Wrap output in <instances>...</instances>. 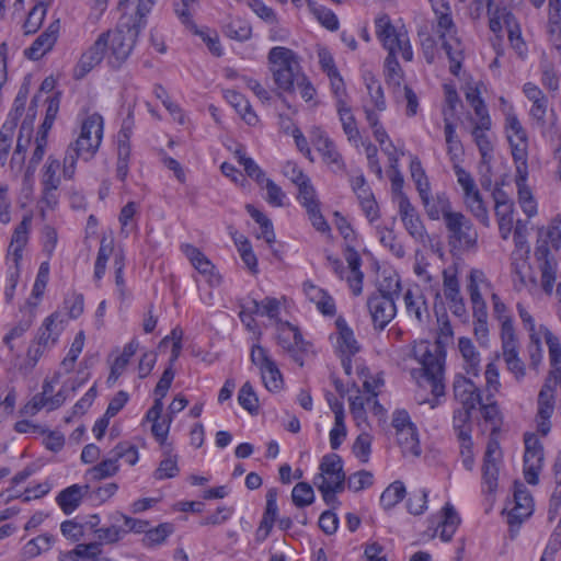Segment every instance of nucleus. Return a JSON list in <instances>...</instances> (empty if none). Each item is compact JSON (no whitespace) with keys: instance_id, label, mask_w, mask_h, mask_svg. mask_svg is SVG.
<instances>
[{"instance_id":"26","label":"nucleus","mask_w":561,"mask_h":561,"mask_svg":"<svg viewBox=\"0 0 561 561\" xmlns=\"http://www.w3.org/2000/svg\"><path fill=\"white\" fill-rule=\"evenodd\" d=\"M405 310L409 317L423 323L430 318L425 296L419 288H409L403 295Z\"/></svg>"},{"instance_id":"64","label":"nucleus","mask_w":561,"mask_h":561,"mask_svg":"<svg viewBox=\"0 0 561 561\" xmlns=\"http://www.w3.org/2000/svg\"><path fill=\"white\" fill-rule=\"evenodd\" d=\"M410 171L420 196L425 194V192L431 191L428 179L425 174L421 161L417 158H413L411 160Z\"/></svg>"},{"instance_id":"11","label":"nucleus","mask_w":561,"mask_h":561,"mask_svg":"<svg viewBox=\"0 0 561 561\" xmlns=\"http://www.w3.org/2000/svg\"><path fill=\"white\" fill-rule=\"evenodd\" d=\"M92 140L93 139H87L79 144L78 137L76 141L67 147L62 161V176L66 180H72L75 178L78 159L81 158L84 161H89L98 152L101 146L99 138H96L94 142Z\"/></svg>"},{"instance_id":"61","label":"nucleus","mask_w":561,"mask_h":561,"mask_svg":"<svg viewBox=\"0 0 561 561\" xmlns=\"http://www.w3.org/2000/svg\"><path fill=\"white\" fill-rule=\"evenodd\" d=\"M549 351V363L551 366H561V343L559 339L546 327H540Z\"/></svg>"},{"instance_id":"59","label":"nucleus","mask_w":561,"mask_h":561,"mask_svg":"<svg viewBox=\"0 0 561 561\" xmlns=\"http://www.w3.org/2000/svg\"><path fill=\"white\" fill-rule=\"evenodd\" d=\"M443 287L447 301L461 298L456 270L446 268L443 271Z\"/></svg>"},{"instance_id":"28","label":"nucleus","mask_w":561,"mask_h":561,"mask_svg":"<svg viewBox=\"0 0 561 561\" xmlns=\"http://www.w3.org/2000/svg\"><path fill=\"white\" fill-rule=\"evenodd\" d=\"M32 224L31 216H24L22 221L16 226L13 231L11 242L9 245V256L12 257L15 266L19 265L22 260L23 249L28 241V232Z\"/></svg>"},{"instance_id":"44","label":"nucleus","mask_w":561,"mask_h":561,"mask_svg":"<svg viewBox=\"0 0 561 561\" xmlns=\"http://www.w3.org/2000/svg\"><path fill=\"white\" fill-rule=\"evenodd\" d=\"M405 496V486L401 481L389 484L381 493L380 504L385 510L393 508Z\"/></svg>"},{"instance_id":"14","label":"nucleus","mask_w":561,"mask_h":561,"mask_svg":"<svg viewBox=\"0 0 561 561\" xmlns=\"http://www.w3.org/2000/svg\"><path fill=\"white\" fill-rule=\"evenodd\" d=\"M363 80L367 90V95L362 99V110L365 118H368V113L379 115L387 108V102L380 81L370 72L363 73Z\"/></svg>"},{"instance_id":"48","label":"nucleus","mask_w":561,"mask_h":561,"mask_svg":"<svg viewBox=\"0 0 561 561\" xmlns=\"http://www.w3.org/2000/svg\"><path fill=\"white\" fill-rule=\"evenodd\" d=\"M377 234L379 237L380 243L389 249V251L394 254L397 257H403L405 254V250L403 245L397 241V236L394 234L393 230L385 227V226H378L377 227Z\"/></svg>"},{"instance_id":"13","label":"nucleus","mask_w":561,"mask_h":561,"mask_svg":"<svg viewBox=\"0 0 561 561\" xmlns=\"http://www.w3.org/2000/svg\"><path fill=\"white\" fill-rule=\"evenodd\" d=\"M534 512V502L529 491L523 483H515L514 486V506L507 514V524L511 531L518 530L522 523Z\"/></svg>"},{"instance_id":"19","label":"nucleus","mask_w":561,"mask_h":561,"mask_svg":"<svg viewBox=\"0 0 561 561\" xmlns=\"http://www.w3.org/2000/svg\"><path fill=\"white\" fill-rule=\"evenodd\" d=\"M320 473L317 474L314 481L327 482L336 489H344L345 473L343 471V462L339 455L329 454L322 458L320 463Z\"/></svg>"},{"instance_id":"50","label":"nucleus","mask_w":561,"mask_h":561,"mask_svg":"<svg viewBox=\"0 0 561 561\" xmlns=\"http://www.w3.org/2000/svg\"><path fill=\"white\" fill-rule=\"evenodd\" d=\"M465 205L472 216L479 220L484 227L490 226V217L486 205L482 198L481 193L470 198H466Z\"/></svg>"},{"instance_id":"40","label":"nucleus","mask_w":561,"mask_h":561,"mask_svg":"<svg viewBox=\"0 0 561 561\" xmlns=\"http://www.w3.org/2000/svg\"><path fill=\"white\" fill-rule=\"evenodd\" d=\"M54 541V537L49 534L39 535L24 545L22 554L26 559L36 558L41 553L48 551L51 548Z\"/></svg>"},{"instance_id":"38","label":"nucleus","mask_w":561,"mask_h":561,"mask_svg":"<svg viewBox=\"0 0 561 561\" xmlns=\"http://www.w3.org/2000/svg\"><path fill=\"white\" fill-rule=\"evenodd\" d=\"M96 138H99V144L101 145L103 138V117L94 113L82 122L79 144L87 139H93L92 141L94 142Z\"/></svg>"},{"instance_id":"47","label":"nucleus","mask_w":561,"mask_h":561,"mask_svg":"<svg viewBox=\"0 0 561 561\" xmlns=\"http://www.w3.org/2000/svg\"><path fill=\"white\" fill-rule=\"evenodd\" d=\"M174 527L170 523H162L154 528H147L142 542L147 547H154L164 542V540L173 533Z\"/></svg>"},{"instance_id":"55","label":"nucleus","mask_w":561,"mask_h":561,"mask_svg":"<svg viewBox=\"0 0 561 561\" xmlns=\"http://www.w3.org/2000/svg\"><path fill=\"white\" fill-rule=\"evenodd\" d=\"M225 33L232 39L244 42L251 37L252 27L248 21L242 19H234L227 24Z\"/></svg>"},{"instance_id":"54","label":"nucleus","mask_w":561,"mask_h":561,"mask_svg":"<svg viewBox=\"0 0 561 561\" xmlns=\"http://www.w3.org/2000/svg\"><path fill=\"white\" fill-rule=\"evenodd\" d=\"M302 77L298 67L287 68V70H277V73L273 75L274 82L278 89L283 91H293L295 83Z\"/></svg>"},{"instance_id":"12","label":"nucleus","mask_w":561,"mask_h":561,"mask_svg":"<svg viewBox=\"0 0 561 561\" xmlns=\"http://www.w3.org/2000/svg\"><path fill=\"white\" fill-rule=\"evenodd\" d=\"M310 140L317 151L321 154L324 163L331 167L334 172L344 171L345 163L337 151L335 144L328 134L320 127H313L310 130Z\"/></svg>"},{"instance_id":"10","label":"nucleus","mask_w":561,"mask_h":561,"mask_svg":"<svg viewBox=\"0 0 561 561\" xmlns=\"http://www.w3.org/2000/svg\"><path fill=\"white\" fill-rule=\"evenodd\" d=\"M92 140L93 139H87L79 144L78 137L76 141L67 147L62 161V176L66 180H72L75 178L78 159L81 158L84 161H89L98 152L101 146L99 138H96L94 142Z\"/></svg>"},{"instance_id":"27","label":"nucleus","mask_w":561,"mask_h":561,"mask_svg":"<svg viewBox=\"0 0 561 561\" xmlns=\"http://www.w3.org/2000/svg\"><path fill=\"white\" fill-rule=\"evenodd\" d=\"M491 129V125H474L471 131L473 140L481 154L480 170H490V163L493 159V144L488 134Z\"/></svg>"},{"instance_id":"43","label":"nucleus","mask_w":561,"mask_h":561,"mask_svg":"<svg viewBox=\"0 0 561 561\" xmlns=\"http://www.w3.org/2000/svg\"><path fill=\"white\" fill-rule=\"evenodd\" d=\"M491 300L493 304V314L501 322V333H500L501 339H503L504 333L506 332V329L510 330L508 332H511L512 335H516L513 320L507 314L506 305L501 300L499 295L495 293L492 294Z\"/></svg>"},{"instance_id":"25","label":"nucleus","mask_w":561,"mask_h":561,"mask_svg":"<svg viewBox=\"0 0 561 561\" xmlns=\"http://www.w3.org/2000/svg\"><path fill=\"white\" fill-rule=\"evenodd\" d=\"M106 36L100 35L94 44L81 56L77 67L79 72L76 73V78H82L102 61L106 51Z\"/></svg>"},{"instance_id":"17","label":"nucleus","mask_w":561,"mask_h":561,"mask_svg":"<svg viewBox=\"0 0 561 561\" xmlns=\"http://www.w3.org/2000/svg\"><path fill=\"white\" fill-rule=\"evenodd\" d=\"M506 329L503 339H501L502 356L507 370L514 375L517 381H520L526 376V366L519 357L517 336L512 335Z\"/></svg>"},{"instance_id":"6","label":"nucleus","mask_w":561,"mask_h":561,"mask_svg":"<svg viewBox=\"0 0 561 561\" xmlns=\"http://www.w3.org/2000/svg\"><path fill=\"white\" fill-rule=\"evenodd\" d=\"M142 30L130 16L122 15L114 31L101 34L107 35L106 49H110L108 60L113 67H119L129 57Z\"/></svg>"},{"instance_id":"2","label":"nucleus","mask_w":561,"mask_h":561,"mask_svg":"<svg viewBox=\"0 0 561 561\" xmlns=\"http://www.w3.org/2000/svg\"><path fill=\"white\" fill-rule=\"evenodd\" d=\"M561 217H553L547 227L538 229V238L535 248V259L541 273V286L546 294L550 295L557 276L558 263L551 250L561 248Z\"/></svg>"},{"instance_id":"18","label":"nucleus","mask_w":561,"mask_h":561,"mask_svg":"<svg viewBox=\"0 0 561 561\" xmlns=\"http://www.w3.org/2000/svg\"><path fill=\"white\" fill-rule=\"evenodd\" d=\"M181 250L190 260L195 270L202 274L211 287L219 286L221 276L216 271L215 265L205 256L204 253L192 244H182Z\"/></svg>"},{"instance_id":"23","label":"nucleus","mask_w":561,"mask_h":561,"mask_svg":"<svg viewBox=\"0 0 561 561\" xmlns=\"http://www.w3.org/2000/svg\"><path fill=\"white\" fill-rule=\"evenodd\" d=\"M455 398L461 408L474 410L481 403L483 397L476 383L463 376H458L454 381Z\"/></svg>"},{"instance_id":"41","label":"nucleus","mask_w":561,"mask_h":561,"mask_svg":"<svg viewBox=\"0 0 561 561\" xmlns=\"http://www.w3.org/2000/svg\"><path fill=\"white\" fill-rule=\"evenodd\" d=\"M118 463L115 462V459H112L110 457L101 461L99 465L87 470L84 479L89 483L105 478H110L113 477L118 471Z\"/></svg>"},{"instance_id":"45","label":"nucleus","mask_w":561,"mask_h":561,"mask_svg":"<svg viewBox=\"0 0 561 561\" xmlns=\"http://www.w3.org/2000/svg\"><path fill=\"white\" fill-rule=\"evenodd\" d=\"M35 319V314L32 310H27L21 320L9 331L3 337V343L12 352L14 346L12 341L21 337L26 331L30 330Z\"/></svg>"},{"instance_id":"57","label":"nucleus","mask_w":561,"mask_h":561,"mask_svg":"<svg viewBox=\"0 0 561 561\" xmlns=\"http://www.w3.org/2000/svg\"><path fill=\"white\" fill-rule=\"evenodd\" d=\"M291 500L299 508L311 505L314 501L312 486L307 482L297 483L291 491Z\"/></svg>"},{"instance_id":"4","label":"nucleus","mask_w":561,"mask_h":561,"mask_svg":"<svg viewBox=\"0 0 561 561\" xmlns=\"http://www.w3.org/2000/svg\"><path fill=\"white\" fill-rule=\"evenodd\" d=\"M413 353L422 365L423 374L420 383L431 388V392L435 397L431 402V408H435L438 403V398L445 396V353L437 343L432 345L426 341L419 343L414 347Z\"/></svg>"},{"instance_id":"53","label":"nucleus","mask_w":561,"mask_h":561,"mask_svg":"<svg viewBox=\"0 0 561 561\" xmlns=\"http://www.w3.org/2000/svg\"><path fill=\"white\" fill-rule=\"evenodd\" d=\"M236 157L238 158L239 163L244 168L248 176L255 180L257 184L263 185V182L267 178H265V173L259 164L252 158L247 157L243 149H237Z\"/></svg>"},{"instance_id":"37","label":"nucleus","mask_w":561,"mask_h":561,"mask_svg":"<svg viewBox=\"0 0 561 561\" xmlns=\"http://www.w3.org/2000/svg\"><path fill=\"white\" fill-rule=\"evenodd\" d=\"M139 347V342L133 339L129 343L124 346L123 353L115 358L111 366V373L107 378L108 383H114L124 373L129 359L135 355Z\"/></svg>"},{"instance_id":"32","label":"nucleus","mask_w":561,"mask_h":561,"mask_svg":"<svg viewBox=\"0 0 561 561\" xmlns=\"http://www.w3.org/2000/svg\"><path fill=\"white\" fill-rule=\"evenodd\" d=\"M225 99L249 126H255L259 123V116L244 95L234 90H227Z\"/></svg>"},{"instance_id":"60","label":"nucleus","mask_w":561,"mask_h":561,"mask_svg":"<svg viewBox=\"0 0 561 561\" xmlns=\"http://www.w3.org/2000/svg\"><path fill=\"white\" fill-rule=\"evenodd\" d=\"M47 12V8L43 2H38L33 7V9L30 11L23 28L25 34H33L35 33L42 25L45 15Z\"/></svg>"},{"instance_id":"22","label":"nucleus","mask_w":561,"mask_h":561,"mask_svg":"<svg viewBox=\"0 0 561 561\" xmlns=\"http://www.w3.org/2000/svg\"><path fill=\"white\" fill-rule=\"evenodd\" d=\"M420 197L425 213L431 220H439L443 218L444 221H446L449 215L456 213L453 211L449 197L444 192L431 195V191H427Z\"/></svg>"},{"instance_id":"46","label":"nucleus","mask_w":561,"mask_h":561,"mask_svg":"<svg viewBox=\"0 0 561 561\" xmlns=\"http://www.w3.org/2000/svg\"><path fill=\"white\" fill-rule=\"evenodd\" d=\"M473 410L460 408L454 412L453 425L458 439L471 437V412Z\"/></svg>"},{"instance_id":"20","label":"nucleus","mask_w":561,"mask_h":561,"mask_svg":"<svg viewBox=\"0 0 561 561\" xmlns=\"http://www.w3.org/2000/svg\"><path fill=\"white\" fill-rule=\"evenodd\" d=\"M60 30L59 20L53 21L48 27L24 50V55L31 60H39L50 51L57 42Z\"/></svg>"},{"instance_id":"35","label":"nucleus","mask_w":561,"mask_h":561,"mask_svg":"<svg viewBox=\"0 0 561 561\" xmlns=\"http://www.w3.org/2000/svg\"><path fill=\"white\" fill-rule=\"evenodd\" d=\"M458 348L465 360V369L467 374L478 376L480 371V354L476 350L472 341L466 336L459 337Z\"/></svg>"},{"instance_id":"24","label":"nucleus","mask_w":561,"mask_h":561,"mask_svg":"<svg viewBox=\"0 0 561 561\" xmlns=\"http://www.w3.org/2000/svg\"><path fill=\"white\" fill-rule=\"evenodd\" d=\"M279 345L290 353L293 359L299 365H304L302 353L307 351V343H305L299 330L288 324V330L284 331L278 336Z\"/></svg>"},{"instance_id":"5","label":"nucleus","mask_w":561,"mask_h":561,"mask_svg":"<svg viewBox=\"0 0 561 561\" xmlns=\"http://www.w3.org/2000/svg\"><path fill=\"white\" fill-rule=\"evenodd\" d=\"M378 290L367 299V308L375 329L383 330L396 317V299L401 291L399 278L385 279Z\"/></svg>"},{"instance_id":"34","label":"nucleus","mask_w":561,"mask_h":561,"mask_svg":"<svg viewBox=\"0 0 561 561\" xmlns=\"http://www.w3.org/2000/svg\"><path fill=\"white\" fill-rule=\"evenodd\" d=\"M335 324L339 331L336 340L337 348L343 355L348 357L355 355L359 351V345L354 336L353 330L343 318H337Z\"/></svg>"},{"instance_id":"15","label":"nucleus","mask_w":561,"mask_h":561,"mask_svg":"<svg viewBox=\"0 0 561 561\" xmlns=\"http://www.w3.org/2000/svg\"><path fill=\"white\" fill-rule=\"evenodd\" d=\"M501 457L499 443L496 440H490L486 446L482 466V490L485 493L492 494L497 489Z\"/></svg>"},{"instance_id":"33","label":"nucleus","mask_w":561,"mask_h":561,"mask_svg":"<svg viewBox=\"0 0 561 561\" xmlns=\"http://www.w3.org/2000/svg\"><path fill=\"white\" fill-rule=\"evenodd\" d=\"M270 69L272 73H277V70H287V68L298 67L296 54L283 46L273 47L268 53Z\"/></svg>"},{"instance_id":"16","label":"nucleus","mask_w":561,"mask_h":561,"mask_svg":"<svg viewBox=\"0 0 561 561\" xmlns=\"http://www.w3.org/2000/svg\"><path fill=\"white\" fill-rule=\"evenodd\" d=\"M399 215L408 233L417 242L425 243L428 239L426 228L407 195L399 201Z\"/></svg>"},{"instance_id":"49","label":"nucleus","mask_w":561,"mask_h":561,"mask_svg":"<svg viewBox=\"0 0 561 561\" xmlns=\"http://www.w3.org/2000/svg\"><path fill=\"white\" fill-rule=\"evenodd\" d=\"M444 113V133L445 140L447 145V153L450 156V159L454 160L461 152V142L456 133V126L450 122L447 117L446 111Z\"/></svg>"},{"instance_id":"8","label":"nucleus","mask_w":561,"mask_h":561,"mask_svg":"<svg viewBox=\"0 0 561 561\" xmlns=\"http://www.w3.org/2000/svg\"><path fill=\"white\" fill-rule=\"evenodd\" d=\"M505 133L514 164L528 163V136L512 108L506 113Z\"/></svg>"},{"instance_id":"51","label":"nucleus","mask_w":561,"mask_h":561,"mask_svg":"<svg viewBox=\"0 0 561 561\" xmlns=\"http://www.w3.org/2000/svg\"><path fill=\"white\" fill-rule=\"evenodd\" d=\"M60 170V161L51 156L47 158V161L43 169L42 186H49V188H58L60 185V178L58 171Z\"/></svg>"},{"instance_id":"3","label":"nucleus","mask_w":561,"mask_h":561,"mask_svg":"<svg viewBox=\"0 0 561 561\" xmlns=\"http://www.w3.org/2000/svg\"><path fill=\"white\" fill-rule=\"evenodd\" d=\"M433 10L437 21L434 31L449 59V71L458 76L463 60V46L457 35L451 8L447 1L440 0L433 4Z\"/></svg>"},{"instance_id":"1","label":"nucleus","mask_w":561,"mask_h":561,"mask_svg":"<svg viewBox=\"0 0 561 561\" xmlns=\"http://www.w3.org/2000/svg\"><path fill=\"white\" fill-rule=\"evenodd\" d=\"M376 36L381 42L388 56L385 59V76L389 85L400 88L403 71L397 59L400 53L405 61H412L413 50L407 31L397 30L387 14L375 20Z\"/></svg>"},{"instance_id":"42","label":"nucleus","mask_w":561,"mask_h":561,"mask_svg":"<svg viewBox=\"0 0 561 561\" xmlns=\"http://www.w3.org/2000/svg\"><path fill=\"white\" fill-rule=\"evenodd\" d=\"M488 13L490 16L489 27L495 34L502 32L503 25L508 28L515 23L514 15L506 8H495L492 10L491 7H489Z\"/></svg>"},{"instance_id":"30","label":"nucleus","mask_w":561,"mask_h":561,"mask_svg":"<svg viewBox=\"0 0 561 561\" xmlns=\"http://www.w3.org/2000/svg\"><path fill=\"white\" fill-rule=\"evenodd\" d=\"M62 561H115L102 553L101 543H80L62 557Z\"/></svg>"},{"instance_id":"63","label":"nucleus","mask_w":561,"mask_h":561,"mask_svg":"<svg viewBox=\"0 0 561 561\" xmlns=\"http://www.w3.org/2000/svg\"><path fill=\"white\" fill-rule=\"evenodd\" d=\"M239 404L250 413L256 412L259 408V399L250 381L242 385L238 393Z\"/></svg>"},{"instance_id":"52","label":"nucleus","mask_w":561,"mask_h":561,"mask_svg":"<svg viewBox=\"0 0 561 561\" xmlns=\"http://www.w3.org/2000/svg\"><path fill=\"white\" fill-rule=\"evenodd\" d=\"M528 163L515 165V184L517 186L518 203L534 199L533 193L527 185Z\"/></svg>"},{"instance_id":"56","label":"nucleus","mask_w":561,"mask_h":561,"mask_svg":"<svg viewBox=\"0 0 561 561\" xmlns=\"http://www.w3.org/2000/svg\"><path fill=\"white\" fill-rule=\"evenodd\" d=\"M261 377L268 391L275 392L282 389L283 377L275 362L261 369Z\"/></svg>"},{"instance_id":"62","label":"nucleus","mask_w":561,"mask_h":561,"mask_svg":"<svg viewBox=\"0 0 561 561\" xmlns=\"http://www.w3.org/2000/svg\"><path fill=\"white\" fill-rule=\"evenodd\" d=\"M554 391L553 389H549L548 386H542L538 393V415H543V417L552 416L554 411Z\"/></svg>"},{"instance_id":"39","label":"nucleus","mask_w":561,"mask_h":561,"mask_svg":"<svg viewBox=\"0 0 561 561\" xmlns=\"http://www.w3.org/2000/svg\"><path fill=\"white\" fill-rule=\"evenodd\" d=\"M396 434L397 442L403 455H411L414 457L421 455V446L416 427H408V430H401L399 432H396Z\"/></svg>"},{"instance_id":"9","label":"nucleus","mask_w":561,"mask_h":561,"mask_svg":"<svg viewBox=\"0 0 561 561\" xmlns=\"http://www.w3.org/2000/svg\"><path fill=\"white\" fill-rule=\"evenodd\" d=\"M524 444V477L527 483L535 485L543 467V446L534 433L525 434Z\"/></svg>"},{"instance_id":"31","label":"nucleus","mask_w":561,"mask_h":561,"mask_svg":"<svg viewBox=\"0 0 561 561\" xmlns=\"http://www.w3.org/2000/svg\"><path fill=\"white\" fill-rule=\"evenodd\" d=\"M89 492V483H85L83 485L79 484H72L66 489H64L58 495H57V503L60 506L61 511L69 515L73 511L78 508L80 505L82 499L87 493Z\"/></svg>"},{"instance_id":"29","label":"nucleus","mask_w":561,"mask_h":561,"mask_svg":"<svg viewBox=\"0 0 561 561\" xmlns=\"http://www.w3.org/2000/svg\"><path fill=\"white\" fill-rule=\"evenodd\" d=\"M162 410L163 402L154 400L152 407L146 413V420L152 423L151 433L160 444H163L167 440L170 424L172 422V416L160 421Z\"/></svg>"},{"instance_id":"21","label":"nucleus","mask_w":561,"mask_h":561,"mask_svg":"<svg viewBox=\"0 0 561 561\" xmlns=\"http://www.w3.org/2000/svg\"><path fill=\"white\" fill-rule=\"evenodd\" d=\"M64 323L65 321L59 312L51 313L43 321L33 341L43 347L51 350L57 344L65 329Z\"/></svg>"},{"instance_id":"36","label":"nucleus","mask_w":561,"mask_h":561,"mask_svg":"<svg viewBox=\"0 0 561 561\" xmlns=\"http://www.w3.org/2000/svg\"><path fill=\"white\" fill-rule=\"evenodd\" d=\"M336 111L347 139L357 146L362 137L351 106L347 103L341 102V105L336 106Z\"/></svg>"},{"instance_id":"7","label":"nucleus","mask_w":561,"mask_h":561,"mask_svg":"<svg viewBox=\"0 0 561 561\" xmlns=\"http://www.w3.org/2000/svg\"><path fill=\"white\" fill-rule=\"evenodd\" d=\"M448 245L458 252L474 251L478 245V231L472 221L462 213L449 215L445 221Z\"/></svg>"},{"instance_id":"58","label":"nucleus","mask_w":561,"mask_h":561,"mask_svg":"<svg viewBox=\"0 0 561 561\" xmlns=\"http://www.w3.org/2000/svg\"><path fill=\"white\" fill-rule=\"evenodd\" d=\"M178 456L167 454L165 458L162 459L156 469L153 477L157 480L171 479L179 474Z\"/></svg>"}]
</instances>
